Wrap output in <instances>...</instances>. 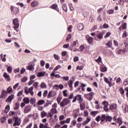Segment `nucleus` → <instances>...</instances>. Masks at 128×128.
<instances>
[{"mask_svg":"<svg viewBox=\"0 0 128 128\" xmlns=\"http://www.w3.org/2000/svg\"><path fill=\"white\" fill-rule=\"evenodd\" d=\"M106 122H112V117L109 116H106Z\"/></svg>","mask_w":128,"mask_h":128,"instance_id":"obj_37","label":"nucleus"},{"mask_svg":"<svg viewBox=\"0 0 128 128\" xmlns=\"http://www.w3.org/2000/svg\"><path fill=\"white\" fill-rule=\"evenodd\" d=\"M13 120L15 122L13 124L14 126H20V124L22 122V120L20 118L14 117Z\"/></svg>","mask_w":128,"mask_h":128,"instance_id":"obj_3","label":"nucleus"},{"mask_svg":"<svg viewBox=\"0 0 128 128\" xmlns=\"http://www.w3.org/2000/svg\"><path fill=\"white\" fill-rule=\"evenodd\" d=\"M46 64V62L44 60H42L40 61V65L42 66H44V65Z\"/></svg>","mask_w":128,"mask_h":128,"instance_id":"obj_60","label":"nucleus"},{"mask_svg":"<svg viewBox=\"0 0 128 128\" xmlns=\"http://www.w3.org/2000/svg\"><path fill=\"white\" fill-rule=\"evenodd\" d=\"M85 108H86V106L84 105V103L80 104V108L81 110H84Z\"/></svg>","mask_w":128,"mask_h":128,"instance_id":"obj_35","label":"nucleus"},{"mask_svg":"<svg viewBox=\"0 0 128 128\" xmlns=\"http://www.w3.org/2000/svg\"><path fill=\"white\" fill-rule=\"evenodd\" d=\"M61 68L60 66L58 65V66H56V68L54 70V71L56 72V70H58L59 68Z\"/></svg>","mask_w":128,"mask_h":128,"instance_id":"obj_58","label":"nucleus"},{"mask_svg":"<svg viewBox=\"0 0 128 128\" xmlns=\"http://www.w3.org/2000/svg\"><path fill=\"white\" fill-rule=\"evenodd\" d=\"M48 90H46L44 91V94H43V96L44 98H46V96H48Z\"/></svg>","mask_w":128,"mask_h":128,"instance_id":"obj_49","label":"nucleus"},{"mask_svg":"<svg viewBox=\"0 0 128 128\" xmlns=\"http://www.w3.org/2000/svg\"><path fill=\"white\" fill-rule=\"evenodd\" d=\"M36 98H31L30 99V104H34L36 102Z\"/></svg>","mask_w":128,"mask_h":128,"instance_id":"obj_33","label":"nucleus"},{"mask_svg":"<svg viewBox=\"0 0 128 128\" xmlns=\"http://www.w3.org/2000/svg\"><path fill=\"white\" fill-rule=\"evenodd\" d=\"M38 82H36L34 84L33 86L35 88H38Z\"/></svg>","mask_w":128,"mask_h":128,"instance_id":"obj_53","label":"nucleus"},{"mask_svg":"<svg viewBox=\"0 0 128 128\" xmlns=\"http://www.w3.org/2000/svg\"><path fill=\"white\" fill-rule=\"evenodd\" d=\"M122 108L124 110V112H128V106L126 104H124L122 106Z\"/></svg>","mask_w":128,"mask_h":128,"instance_id":"obj_22","label":"nucleus"},{"mask_svg":"<svg viewBox=\"0 0 128 128\" xmlns=\"http://www.w3.org/2000/svg\"><path fill=\"white\" fill-rule=\"evenodd\" d=\"M90 122V118L88 117L86 120L82 122V126H86Z\"/></svg>","mask_w":128,"mask_h":128,"instance_id":"obj_23","label":"nucleus"},{"mask_svg":"<svg viewBox=\"0 0 128 128\" xmlns=\"http://www.w3.org/2000/svg\"><path fill=\"white\" fill-rule=\"evenodd\" d=\"M51 76H54V78H60V76L58 74H55L54 72H52L50 74Z\"/></svg>","mask_w":128,"mask_h":128,"instance_id":"obj_29","label":"nucleus"},{"mask_svg":"<svg viewBox=\"0 0 128 128\" xmlns=\"http://www.w3.org/2000/svg\"><path fill=\"white\" fill-rule=\"evenodd\" d=\"M71 124L73 126H75L76 124V120H74L72 121Z\"/></svg>","mask_w":128,"mask_h":128,"instance_id":"obj_57","label":"nucleus"},{"mask_svg":"<svg viewBox=\"0 0 128 128\" xmlns=\"http://www.w3.org/2000/svg\"><path fill=\"white\" fill-rule=\"evenodd\" d=\"M97 20L98 22H102V16L99 15L97 18Z\"/></svg>","mask_w":128,"mask_h":128,"instance_id":"obj_64","label":"nucleus"},{"mask_svg":"<svg viewBox=\"0 0 128 128\" xmlns=\"http://www.w3.org/2000/svg\"><path fill=\"white\" fill-rule=\"evenodd\" d=\"M24 90V93L26 94H30L31 96H34V91H30V92H28V88L26 86L25 87Z\"/></svg>","mask_w":128,"mask_h":128,"instance_id":"obj_17","label":"nucleus"},{"mask_svg":"<svg viewBox=\"0 0 128 128\" xmlns=\"http://www.w3.org/2000/svg\"><path fill=\"white\" fill-rule=\"evenodd\" d=\"M23 102H24V104H30V98H24Z\"/></svg>","mask_w":128,"mask_h":128,"instance_id":"obj_26","label":"nucleus"},{"mask_svg":"<svg viewBox=\"0 0 128 128\" xmlns=\"http://www.w3.org/2000/svg\"><path fill=\"white\" fill-rule=\"evenodd\" d=\"M26 80H28V78H26V76H24V78H22V82H26Z\"/></svg>","mask_w":128,"mask_h":128,"instance_id":"obj_46","label":"nucleus"},{"mask_svg":"<svg viewBox=\"0 0 128 128\" xmlns=\"http://www.w3.org/2000/svg\"><path fill=\"white\" fill-rule=\"evenodd\" d=\"M26 72V68H22L20 71V74H24V72Z\"/></svg>","mask_w":128,"mask_h":128,"instance_id":"obj_63","label":"nucleus"},{"mask_svg":"<svg viewBox=\"0 0 128 128\" xmlns=\"http://www.w3.org/2000/svg\"><path fill=\"white\" fill-rule=\"evenodd\" d=\"M118 4H120V6H124V0H120L118 2Z\"/></svg>","mask_w":128,"mask_h":128,"instance_id":"obj_56","label":"nucleus"},{"mask_svg":"<svg viewBox=\"0 0 128 128\" xmlns=\"http://www.w3.org/2000/svg\"><path fill=\"white\" fill-rule=\"evenodd\" d=\"M87 40L88 44H92V38L89 36L88 38H87Z\"/></svg>","mask_w":128,"mask_h":128,"instance_id":"obj_30","label":"nucleus"},{"mask_svg":"<svg viewBox=\"0 0 128 128\" xmlns=\"http://www.w3.org/2000/svg\"><path fill=\"white\" fill-rule=\"evenodd\" d=\"M13 24H14V28L15 30H16L18 28H20V24H18V18H14L13 20Z\"/></svg>","mask_w":128,"mask_h":128,"instance_id":"obj_4","label":"nucleus"},{"mask_svg":"<svg viewBox=\"0 0 128 128\" xmlns=\"http://www.w3.org/2000/svg\"><path fill=\"white\" fill-rule=\"evenodd\" d=\"M31 5L32 8H36V6H38V1H33L31 3Z\"/></svg>","mask_w":128,"mask_h":128,"instance_id":"obj_24","label":"nucleus"},{"mask_svg":"<svg viewBox=\"0 0 128 128\" xmlns=\"http://www.w3.org/2000/svg\"><path fill=\"white\" fill-rule=\"evenodd\" d=\"M110 36V32H108L104 36V38H108Z\"/></svg>","mask_w":128,"mask_h":128,"instance_id":"obj_61","label":"nucleus"},{"mask_svg":"<svg viewBox=\"0 0 128 128\" xmlns=\"http://www.w3.org/2000/svg\"><path fill=\"white\" fill-rule=\"evenodd\" d=\"M114 10H110L107 11L108 14H114Z\"/></svg>","mask_w":128,"mask_h":128,"instance_id":"obj_54","label":"nucleus"},{"mask_svg":"<svg viewBox=\"0 0 128 128\" xmlns=\"http://www.w3.org/2000/svg\"><path fill=\"white\" fill-rule=\"evenodd\" d=\"M103 36H104V33L102 32H100L98 34H97V38L99 40H102Z\"/></svg>","mask_w":128,"mask_h":128,"instance_id":"obj_27","label":"nucleus"},{"mask_svg":"<svg viewBox=\"0 0 128 128\" xmlns=\"http://www.w3.org/2000/svg\"><path fill=\"white\" fill-rule=\"evenodd\" d=\"M20 108V103L16 102L15 104V107L14 108V110H18Z\"/></svg>","mask_w":128,"mask_h":128,"instance_id":"obj_32","label":"nucleus"},{"mask_svg":"<svg viewBox=\"0 0 128 128\" xmlns=\"http://www.w3.org/2000/svg\"><path fill=\"white\" fill-rule=\"evenodd\" d=\"M126 50H128L127 49H124V50L117 49V50H116V53L118 54H124V52H126Z\"/></svg>","mask_w":128,"mask_h":128,"instance_id":"obj_8","label":"nucleus"},{"mask_svg":"<svg viewBox=\"0 0 128 128\" xmlns=\"http://www.w3.org/2000/svg\"><path fill=\"white\" fill-rule=\"evenodd\" d=\"M100 70H101V72H106V70H108V68L106 66H104V64H102V65H100Z\"/></svg>","mask_w":128,"mask_h":128,"instance_id":"obj_15","label":"nucleus"},{"mask_svg":"<svg viewBox=\"0 0 128 128\" xmlns=\"http://www.w3.org/2000/svg\"><path fill=\"white\" fill-rule=\"evenodd\" d=\"M70 102V100H68L67 98H65L60 103V106L62 107L65 106H68Z\"/></svg>","mask_w":128,"mask_h":128,"instance_id":"obj_2","label":"nucleus"},{"mask_svg":"<svg viewBox=\"0 0 128 128\" xmlns=\"http://www.w3.org/2000/svg\"><path fill=\"white\" fill-rule=\"evenodd\" d=\"M54 58H55V60H60V56H58V55L54 54Z\"/></svg>","mask_w":128,"mask_h":128,"instance_id":"obj_52","label":"nucleus"},{"mask_svg":"<svg viewBox=\"0 0 128 128\" xmlns=\"http://www.w3.org/2000/svg\"><path fill=\"white\" fill-rule=\"evenodd\" d=\"M10 112V105H7L5 107V110H4V112L5 114H8Z\"/></svg>","mask_w":128,"mask_h":128,"instance_id":"obj_31","label":"nucleus"},{"mask_svg":"<svg viewBox=\"0 0 128 128\" xmlns=\"http://www.w3.org/2000/svg\"><path fill=\"white\" fill-rule=\"evenodd\" d=\"M40 87L42 88H46V83L42 82L40 86Z\"/></svg>","mask_w":128,"mask_h":128,"instance_id":"obj_36","label":"nucleus"},{"mask_svg":"<svg viewBox=\"0 0 128 128\" xmlns=\"http://www.w3.org/2000/svg\"><path fill=\"white\" fill-rule=\"evenodd\" d=\"M6 117H2L1 122H2V124L6 122Z\"/></svg>","mask_w":128,"mask_h":128,"instance_id":"obj_44","label":"nucleus"},{"mask_svg":"<svg viewBox=\"0 0 128 128\" xmlns=\"http://www.w3.org/2000/svg\"><path fill=\"white\" fill-rule=\"evenodd\" d=\"M52 10H56V12H59L60 10H58V4H53L52 6Z\"/></svg>","mask_w":128,"mask_h":128,"instance_id":"obj_25","label":"nucleus"},{"mask_svg":"<svg viewBox=\"0 0 128 128\" xmlns=\"http://www.w3.org/2000/svg\"><path fill=\"white\" fill-rule=\"evenodd\" d=\"M94 92H91L89 94H84V98H86L88 100H92L94 98Z\"/></svg>","mask_w":128,"mask_h":128,"instance_id":"obj_1","label":"nucleus"},{"mask_svg":"<svg viewBox=\"0 0 128 128\" xmlns=\"http://www.w3.org/2000/svg\"><path fill=\"white\" fill-rule=\"evenodd\" d=\"M76 70H84V66H78L76 67Z\"/></svg>","mask_w":128,"mask_h":128,"instance_id":"obj_55","label":"nucleus"},{"mask_svg":"<svg viewBox=\"0 0 128 128\" xmlns=\"http://www.w3.org/2000/svg\"><path fill=\"white\" fill-rule=\"evenodd\" d=\"M61 78H62L64 80L68 81V80H70V77H68V76H63V77H61Z\"/></svg>","mask_w":128,"mask_h":128,"instance_id":"obj_45","label":"nucleus"},{"mask_svg":"<svg viewBox=\"0 0 128 128\" xmlns=\"http://www.w3.org/2000/svg\"><path fill=\"white\" fill-rule=\"evenodd\" d=\"M106 46H108V48H112V44L111 41H108L107 43L106 44Z\"/></svg>","mask_w":128,"mask_h":128,"instance_id":"obj_39","label":"nucleus"},{"mask_svg":"<svg viewBox=\"0 0 128 128\" xmlns=\"http://www.w3.org/2000/svg\"><path fill=\"white\" fill-rule=\"evenodd\" d=\"M76 98H77V100H78V103L82 104V100H84V98H82V96L80 94H78L76 95Z\"/></svg>","mask_w":128,"mask_h":128,"instance_id":"obj_16","label":"nucleus"},{"mask_svg":"<svg viewBox=\"0 0 128 128\" xmlns=\"http://www.w3.org/2000/svg\"><path fill=\"white\" fill-rule=\"evenodd\" d=\"M120 92L121 94H124V88H120Z\"/></svg>","mask_w":128,"mask_h":128,"instance_id":"obj_48","label":"nucleus"},{"mask_svg":"<svg viewBox=\"0 0 128 128\" xmlns=\"http://www.w3.org/2000/svg\"><path fill=\"white\" fill-rule=\"evenodd\" d=\"M72 80H70L68 82V84L69 86V87L70 88V90H72V84H74V77L72 78Z\"/></svg>","mask_w":128,"mask_h":128,"instance_id":"obj_7","label":"nucleus"},{"mask_svg":"<svg viewBox=\"0 0 128 128\" xmlns=\"http://www.w3.org/2000/svg\"><path fill=\"white\" fill-rule=\"evenodd\" d=\"M34 66H36L34 62H32L30 65L26 66V70H32V72L34 70Z\"/></svg>","mask_w":128,"mask_h":128,"instance_id":"obj_6","label":"nucleus"},{"mask_svg":"<svg viewBox=\"0 0 128 128\" xmlns=\"http://www.w3.org/2000/svg\"><path fill=\"white\" fill-rule=\"evenodd\" d=\"M30 112V106H26L24 108V114H28Z\"/></svg>","mask_w":128,"mask_h":128,"instance_id":"obj_13","label":"nucleus"},{"mask_svg":"<svg viewBox=\"0 0 128 128\" xmlns=\"http://www.w3.org/2000/svg\"><path fill=\"white\" fill-rule=\"evenodd\" d=\"M100 120L102 122H104V120H106V115L105 114L102 115V117H100Z\"/></svg>","mask_w":128,"mask_h":128,"instance_id":"obj_40","label":"nucleus"},{"mask_svg":"<svg viewBox=\"0 0 128 128\" xmlns=\"http://www.w3.org/2000/svg\"><path fill=\"white\" fill-rule=\"evenodd\" d=\"M77 28L78 30H82L84 27V24L82 23H80L78 24Z\"/></svg>","mask_w":128,"mask_h":128,"instance_id":"obj_14","label":"nucleus"},{"mask_svg":"<svg viewBox=\"0 0 128 128\" xmlns=\"http://www.w3.org/2000/svg\"><path fill=\"white\" fill-rule=\"evenodd\" d=\"M44 74H46V72H40L37 73V76L38 78H42V76H44Z\"/></svg>","mask_w":128,"mask_h":128,"instance_id":"obj_20","label":"nucleus"},{"mask_svg":"<svg viewBox=\"0 0 128 128\" xmlns=\"http://www.w3.org/2000/svg\"><path fill=\"white\" fill-rule=\"evenodd\" d=\"M44 102H46L44 100H40L38 101V106H42V104H44Z\"/></svg>","mask_w":128,"mask_h":128,"instance_id":"obj_28","label":"nucleus"},{"mask_svg":"<svg viewBox=\"0 0 128 128\" xmlns=\"http://www.w3.org/2000/svg\"><path fill=\"white\" fill-rule=\"evenodd\" d=\"M8 94H10V92H12V86H9L6 91Z\"/></svg>","mask_w":128,"mask_h":128,"instance_id":"obj_38","label":"nucleus"},{"mask_svg":"<svg viewBox=\"0 0 128 128\" xmlns=\"http://www.w3.org/2000/svg\"><path fill=\"white\" fill-rule=\"evenodd\" d=\"M50 112H52V114H56V112H58V111L56 110V108H52Z\"/></svg>","mask_w":128,"mask_h":128,"instance_id":"obj_42","label":"nucleus"},{"mask_svg":"<svg viewBox=\"0 0 128 128\" xmlns=\"http://www.w3.org/2000/svg\"><path fill=\"white\" fill-rule=\"evenodd\" d=\"M104 82H106V84H109L110 88L112 86V82H110V80H108V78H106V77H104Z\"/></svg>","mask_w":128,"mask_h":128,"instance_id":"obj_21","label":"nucleus"},{"mask_svg":"<svg viewBox=\"0 0 128 128\" xmlns=\"http://www.w3.org/2000/svg\"><path fill=\"white\" fill-rule=\"evenodd\" d=\"M95 62H98L100 66H102V58L100 56H99L98 59L95 60Z\"/></svg>","mask_w":128,"mask_h":128,"instance_id":"obj_19","label":"nucleus"},{"mask_svg":"<svg viewBox=\"0 0 128 128\" xmlns=\"http://www.w3.org/2000/svg\"><path fill=\"white\" fill-rule=\"evenodd\" d=\"M4 78L6 80L7 82L10 81V75L8 74L6 72H4L3 74Z\"/></svg>","mask_w":128,"mask_h":128,"instance_id":"obj_12","label":"nucleus"},{"mask_svg":"<svg viewBox=\"0 0 128 128\" xmlns=\"http://www.w3.org/2000/svg\"><path fill=\"white\" fill-rule=\"evenodd\" d=\"M53 88L54 89V90H60L59 88V87H58V84H55L53 86Z\"/></svg>","mask_w":128,"mask_h":128,"instance_id":"obj_59","label":"nucleus"},{"mask_svg":"<svg viewBox=\"0 0 128 128\" xmlns=\"http://www.w3.org/2000/svg\"><path fill=\"white\" fill-rule=\"evenodd\" d=\"M102 104H104V110L106 112H109L110 110L108 108V102L106 101H104L102 102Z\"/></svg>","mask_w":128,"mask_h":128,"instance_id":"obj_5","label":"nucleus"},{"mask_svg":"<svg viewBox=\"0 0 128 128\" xmlns=\"http://www.w3.org/2000/svg\"><path fill=\"white\" fill-rule=\"evenodd\" d=\"M8 93L7 92L6 90H2V94L0 96V98H6V96H8Z\"/></svg>","mask_w":128,"mask_h":128,"instance_id":"obj_9","label":"nucleus"},{"mask_svg":"<svg viewBox=\"0 0 128 128\" xmlns=\"http://www.w3.org/2000/svg\"><path fill=\"white\" fill-rule=\"evenodd\" d=\"M62 8H63V10H64V12H68V6H66V4H63Z\"/></svg>","mask_w":128,"mask_h":128,"instance_id":"obj_34","label":"nucleus"},{"mask_svg":"<svg viewBox=\"0 0 128 128\" xmlns=\"http://www.w3.org/2000/svg\"><path fill=\"white\" fill-rule=\"evenodd\" d=\"M56 92L54 91H50L48 95V98H52V96H56Z\"/></svg>","mask_w":128,"mask_h":128,"instance_id":"obj_10","label":"nucleus"},{"mask_svg":"<svg viewBox=\"0 0 128 128\" xmlns=\"http://www.w3.org/2000/svg\"><path fill=\"white\" fill-rule=\"evenodd\" d=\"M116 107H117L116 104H112L110 106V109L111 110H116Z\"/></svg>","mask_w":128,"mask_h":128,"instance_id":"obj_18","label":"nucleus"},{"mask_svg":"<svg viewBox=\"0 0 128 128\" xmlns=\"http://www.w3.org/2000/svg\"><path fill=\"white\" fill-rule=\"evenodd\" d=\"M14 98V95L11 94L8 98L6 102H12Z\"/></svg>","mask_w":128,"mask_h":128,"instance_id":"obj_11","label":"nucleus"},{"mask_svg":"<svg viewBox=\"0 0 128 128\" xmlns=\"http://www.w3.org/2000/svg\"><path fill=\"white\" fill-rule=\"evenodd\" d=\"M14 114H16V112H14V111H10L9 112V116H14Z\"/></svg>","mask_w":128,"mask_h":128,"instance_id":"obj_50","label":"nucleus"},{"mask_svg":"<svg viewBox=\"0 0 128 128\" xmlns=\"http://www.w3.org/2000/svg\"><path fill=\"white\" fill-rule=\"evenodd\" d=\"M18 12H20V9H18V8L16 7H14V14H18Z\"/></svg>","mask_w":128,"mask_h":128,"instance_id":"obj_43","label":"nucleus"},{"mask_svg":"<svg viewBox=\"0 0 128 128\" xmlns=\"http://www.w3.org/2000/svg\"><path fill=\"white\" fill-rule=\"evenodd\" d=\"M96 120L98 122L100 120V116H98L96 118Z\"/></svg>","mask_w":128,"mask_h":128,"instance_id":"obj_62","label":"nucleus"},{"mask_svg":"<svg viewBox=\"0 0 128 128\" xmlns=\"http://www.w3.org/2000/svg\"><path fill=\"white\" fill-rule=\"evenodd\" d=\"M124 86H128V78H127L125 80H124Z\"/></svg>","mask_w":128,"mask_h":128,"instance_id":"obj_51","label":"nucleus"},{"mask_svg":"<svg viewBox=\"0 0 128 128\" xmlns=\"http://www.w3.org/2000/svg\"><path fill=\"white\" fill-rule=\"evenodd\" d=\"M48 113L44 111H42L41 113L42 118H44V116H46Z\"/></svg>","mask_w":128,"mask_h":128,"instance_id":"obj_41","label":"nucleus"},{"mask_svg":"<svg viewBox=\"0 0 128 128\" xmlns=\"http://www.w3.org/2000/svg\"><path fill=\"white\" fill-rule=\"evenodd\" d=\"M7 70H8V72L10 73V72H12V67L9 66L7 68Z\"/></svg>","mask_w":128,"mask_h":128,"instance_id":"obj_47","label":"nucleus"}]
</instances>
